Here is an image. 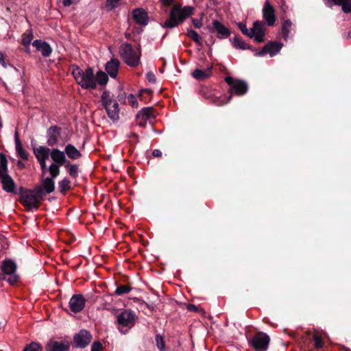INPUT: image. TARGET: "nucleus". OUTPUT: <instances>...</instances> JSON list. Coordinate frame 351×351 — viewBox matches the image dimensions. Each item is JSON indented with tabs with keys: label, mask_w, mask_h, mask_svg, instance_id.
I'll return each instance as SVG.
<instances>
[{
	"label": "nucleus",
	"mask_w": 351,
	"mask_h": 351,
	"mask_svg": "<svg viewBox=\"0 0 351 351\" xmlns=\"http://www.w3.org/2000/svg\"><path fill=\"white\" fill-rule=\"evenodd\" d=\"M16 264L11 259H5L2 262L1 269L3 275H12L16 270Z\"/></svg>",
	"instance_id": "21"
},
{
	"label": "nucleus",
	"mask_w": 351,
	"mask_h": 351,
	"mask_svg": "<svg viewBox=\"0 0 351 351\" xmlns=\"http://www.w3.org/2000/svg\"><path fill=\"white\" fill-rule=\"evenodd\" d=\"M62 3L65 7H69L73 3V2L71 0H62Z\"/></svg>",
	"instance_id": "59"
},
{
	"label": "nucleus",
	"mask_w": 351,
	"mask_h": 351,
	"mask_svg": "<svg viewBox=\"0 0 351 351\" xmlns=\"http://www.w3.org/2000/svg\"><path fill=\"white\" fill-rule=\"evenodd\" d=\"M50 157L53 161V164L64 166L68 161L64 151H61L57 148L51 149Z\"/></svg>",
	"instance_id": "18"
},
{
	"label": "nucleus",
	"mask_w": 351,
	"mask_h": 351,
	"mask_svg": "<svg viewBox=\"0 0 351 351\" xmlns=\"http://www.w3.org/2000/svg\"><path fill=\"white\" fill-rule=\"evenodd\" d=\"M71 73L76 82L84 89H95L97 87L94 71L92 67L88 66L83 71L76 64L71 66Z\"/></svg>",
	"instance_id": "2"
},
{
	"label": "nucleus",
	"mask_w": 351,
	"mask_h": 351,
	"mask_svg": "<svg viewBox=\"0 0 351 351\" xmlns=\"http://www.w3.org/2000/svg\"><path fill=\"white\" fill-rule=\"evenodd\" d=\"M32 45L37 51H40L42 56L45 58L49 57L53 51L50 45L45 40H35L32 43Z\"/></svg>",
	"instance_id": "16"
},
{
	"label": "nucleus",
	"mask_w": 351,
	"mask_h": 351,
	"mask_svg": "<svg viewBox=\"0 0 351 351\" xmlns=\"http://www.w3.org/2000/svg\"><path fill=\"white\" fill-rule=\"evenodd\" d=\"M108 117L114 122L119 119V114L116 110L111 109V106L104 107Z\"/></svg>",
	"instance_id": "36"
},
{
	"label": "nucleus",
	"mask_w": 351,
	"mask_h": 351,
	"mask_svg": "<svg viewBox=\"0 0 351 351\" xmlns=\"http://www.w3.org/2000/svg\"><path fill=\"white\" fill-rule=\"evenodd\" d=\"M58 187L60 192L62 194H65L66 191L71 189V181L67 178H64L58 182Z\"/></svg>",
	"instance_id": "31"
},
{
	"label": "nucleus",
	"mask_w": 351,
	"mask_h": 351,
	"mask_svg": "<svg viewBox=\"0 0 351 351\" xmlns=\"http://www.w3.org/2000/svg\"><path fill=\"white\" fill-rule=\"evenodd\" d=\"M16 151L23 160H27L29 154L28 153L23 149L21 142H18L17 145H16Z\"/></svg>",
	"instance_id": "37"
},
{
	"label": "nucleus",
	"mask_w": 351,
	"mask_h": 351,
	"mask_svg": "<svg viewBox=\"0 0 351 351\" xmlns=\"http://www.w3.org/2000/svg\"><path fill=\"white\" fill-rule=\"evenodd\" d=\"M187 36L191 38L194 42H195L196 43L199 44V45H201V38L199 36V34H197V32H195V30L193 29H189L187 30Z\"/></svg>",
	"instance_id": "38"
},
{
	"label": "nucleus",
	"mask_w": 351,
	"mask_h": 351,
	"mask_svg": "<svg viewBox=\"0 0 351 351\" xmlns=\"http://www.w3.org/2000/svg\"><path fill=\"white\" fill-rule=\"evenodd\" d=\"M251 30L254 34V36H253L252 38H254L256 43H261L264 42V38L265 36V28L263 21H254L253 23V27L251 29Z\"/></svg>",
	"instance_id": "15"
},
{
	"label": "nucleus",
	"mask_w": 351,
	"mask_h": 351,
	"mask_svg": "<svg viewBox=\"0 0 351 351\" xmlns=\"http://www.w3.org/2000/svg\"><path fill=\"white\" fill-rule=\"evenodd\" d=\"M17 165H18V166H19V167H20L21 168L24 167V164H23L21 161H20V160H19V161H18Z\"/></svg>",
	"instance_id": "63"
},
{
	"label": "nucleus",
	"mask_w": 351,
	"mask_h": 351,
	"mask_svg": "<svg viewBox=\"0 0 351 351\" xmlns=\"http://www.w3.org/2000/svg\"><path fill=\"white\" fill-rule=\"evenodd\" d=\"M33 151L37 160H48L51 153V149L45 146L34 148Z\"/></svg>",
	"instance_id": "22"
},
{
	"label": "nucleus",
	"mask_w": 351,
	"mask_h": 351,
	"mask_svg": "<svg viewBox=\"0 0 351 351\" xmlns=\"http://www.w3.org/2000/svg\"><path fill=\"white\" fill-rule=\"evenodd\" d=\"M232 46L236 49H250L253 51H255L254 49L252 48V47L247 44L244 42V40L241 38L239 36H236L232 40L230 39Z\"/></svg>",
	"instance_id": "25"
},
{
	"label": "nucleus",
	"mask_w": 351,
	"mask_h": 351,
	"mask_svg": "<svg viewBox=\"0 0 351 351\" xmlns=\"http://www.w3.org/2000/svg\"><path fill=\"white\" fill-rule=\"evenodd\" d=\"M42 346L36 342H32L29 344L27 345L23 351H41Z\"/></svg>",
	"instance_id": "40"
},
{
	"label": "nucleus",
	"mask_w": 351,
	"mask_h": 351,
	"mask_svg": "<svg viewBox=\"0 0 351 351\" xmlns=\"http://www.w3.org/2000/svg\"><path fill=\"white\" fill-rule=\"evenodd\" d=\"M46 161L47 160H38L43 173L48 171V167H47Z\"/></svg>",
	"instance_id": "53"
},
{
	"label": "nucleus",
	"mask_w": 351,
	"mask_h": 351,
	"mask_svg": "<svg viewBox=\"0 0 351 351\" xmlns=\"http://www.w3.org/2000/svg\"><path fill=\"white\" fill-rule=\"evenodd\" d=\"M0 63L3 65V66L5 67V60L2 56L0 57Z\"/></svg>",
	"instance_id": "62"
},
{
	"label": "nucleus",
	"mask_w": 351,
	"mask_h": 351,
	"mask_svg": "<svg viewBox=\"0 0 351 351\" xmlns=\"http://www.w3.org/2000/svg\"><path fill=\"white\" fill-rule=\"evenodd\" d=\"M237 25L243 34H244L251 38H253V36H254V34L253 33V32H252L251 29H248L247 28L245 24H244L243 23H239Z\"/></svg>",
	"instance_id": "39"
},
{
	"label": "nucleus",
	"mask_w": 351,
	"mask_h": 351,
	"mask_svg": "<svg viewBox=\"0 0 351 351\" xmlns=\"http://www.w3.org/2000/svg\"><path fill=\"white\" fill-rule=\"evenodd\" d=\"M95 77L96 83L97 82L101 86H105L108 82V76L103 71H99Z\"/></svg>",
	"instance_id": "29"
},
{
	"label": "nucleus",
	"mask_w": 351,
	"mask_h": 351,
	"mask_svg": "<svg viewBox=\"0 0 351 351\" xmlns=\"http://www.w3.org/2000/svg\"><path fill=\"white\" fill-rule=\"evenodd\" d=\"M152 96V90L150 89H143L139 94V97L141 100L150 99Z\"/></svg>",
	"instance_id": "42"
},
{
	"label": "nucleus",
	"mask_w": 351,
	"mask_h": 351,
	"mask_svg": "<svg viewBox=\"0 0 351 351\" xmlns=\"http://www.w3.org/2000/svg\"><path fill=\"white\" fill-rule=\"evenodd\" d=\"M152 155L154 157L160 158L162 156V152L160 149H156L153 150Z\"/></svg>",
	"instance_id": "54"
},
{
	"label": "nucleus",
	"mask_w": 351,
	"mask_h": 351,
	"mask_svg": "<svg viewBox=\"0 0 351 351\" xmlns=\"http://www.w3.org/2000/svg\"><path fill=\"white\" fill-rule=\"evenodd\" d=\"M156 346L160 351H163L165 349V343L162 337L160 335L156 336Z\"/></svg>",
	"instance_id": "43"
},
{
	"label": "nucleus",
	"mask_w": 351,
	"mask_h": 351,
	"mask_svg": "<svg viewBox=\"0 0 351 351\" xmlns=\"http://www.w3.org/2000/svg\"><path fill=\"white\" fill-rule=\"evenodd\" d=\"M225 82L230 86V95L227 100L222 104L228 103L231 100L233 93L237 96H243L248 90V85L244 80L234 79L231 76H227L225 77Z\"/></svg>",
	"instance_id": "6"
},
{
	"label": "nucleus",
	"mask_w": 351,
	"mask_h": 351,
	"mask_svg": "<svg viewBox=\"0 0 351 351\" xmlns=\"http://www.w3.org/2000/svg\"><path fill=\"white\" fill-rule=\"evenodd\" d=\"M91 333L85 329L80 330L73 337V346L75 348H85L91 341Z\"/></svg>",
	"instance_id": "9"
},
{
	"label": "nucleus",
	"mask_w": 351,
	"mask_h": 351,
	"mask_svg": "<svg viewBox=\"0 0 351 351\" xmlns=\"http://www.w3.org/2000/svg\"><path fill=\"white\" fill-rule=\"evenodd\" d=\"M138 52L134 49L130 43H124L120 48L121 56L125 64L131 67H136L140 62L141 49Z\"/></svg>",
	"instance_id": "5"
},
{
	"label": "nucleus",
	"mask_w": 351,
	"mask_h": 351,
	"mask_svg": "<svg viewBox=\"0 0 351 351\" xmlns=\"http://www.w3.org/2000/svg\"><path fill=\"white\" fill-rule=\"evenodd\" d=\"M193 8L191 6H185L181 9L180 5H174L171 10L169 18L167 19L162 27L165 28H173L177 27L179 22H183L184 20L193 14Z\"/></svg>",
	"instance_id": "4"
},
{
	"label": "nucleus",
	"mask_w": 351,
	"mask_h": 351,
	"mask_svg": "<svg viewBox=\"0 0 351 351\" xmlns=\"http://www.w3.org/2000/svg\"><path fill=\"white\" fill-rule=\"evenodd\" d=\"M128 103L133 107L136 108L138 106V102L135 97V96L132 94H130L128 97Z\"/></svg>",
	"instance_id": "45"
},
{
	"label": "nucleus",
	"mask_w": 351,
	"mask_h": 351,
	"mask_svg": "<svg viewBox=\"0 0 351 351\" xmlns=\"http://www.w3.org/2000/svg\"><path fill=\"white\" fill-rule=\"evenodd\" d=\"M147 80L149 82H152V83H154V82H156V76H155V75L154 74V73H152V72H148V73H147Z\"/></svg>",
	"instance_id": "51"
},
{
	"label": "nucleus",
	"mask_w": 351,
	"mask_h": 351,
	"mask_svg": "<svg viewBox=\"0 0 351 351\" xmlns=\"http://www.w3.org/2000/svg\"><path fill=\"white\" fill-rule=\"evenodd\" d=\"M141 117L137 118V115L136 116V120L137 122V124L142 128H145L147 125V119L144 118L143 116H141Z\"/></svg>",
	"instance_id": "48"
},
{
	"label": "nucleus",
	"mask_w": 351,
	"mask_h": 351,
	"mask_svg": "<svg viewBox=\"0 0 351 351\" xmlns=\"http://www.w3.org/2000/svg\"><path fill=\"white\" fill-rule=\"evenodd\" d=\"M283 44L277 41H269L262 49L255 53L256 56H264L269 53L271 57L276 55L282 49Z\"/></svg>",
	"instance_id": "11"
},
{
	"label": "nucleus",
	"mask_w": 351,
	"mask_h": 351,
	"mask_svg": "<svg viewBox=\"0 0 351 351\" xmlns=\"http://www.w3.org/2000/svg\"><path fill=\"white\" fill-rule=\"evenodd\" d=\"M263 18L268 26H273L276 21L275 10L268 1L265 3L263 8Z\"/></svg>",
	"instance_id": "13"
},
{
	"label": "nucleus",
	"mask_w": 351,
	"mask_h": 351,
	"mask_svg": "<svg viewBox=\"0 0 351 351\" xmlns=\"http://www.w3.org/2000/svg\"><path fill=\"white\" fill-rule=\"evenodd\" d=\"M103 349V345L100 341H95L92 344L91 351H101Z\"/></svg>",
	"instance_id": "46"
},
{
	"label": "nucleus",
	"mask_w": 351,
	"mask_h": 351,
	"mask_svg": "<svg viewBox=\"0 0 351 351\" xmlns=\"http://www.w3.org/2000/svg\"><path fill=\"white\" fill-rule=\"evenodd\" d=\"M193 24L196 28H199L202 26V22L201 21L197 20V19H192Z\"/></svg>",
	"instance_id": "55"
},
{
	"label": "nucleus",
	"mask_w": 351,
	"mask_h": 351,
	"mask_svg": "<svg viewBox=\"0 0 351 351\" xmlns=\"http://www.w3.org/2000/svg\"><path fill=\"white\" fill-rule=\"evenodd\" d=\"M173 2V0H162V3L165 6H170Z\"/></svg>",
	"instance_id": "58"
},
{
	"label": "nucleus",
	"mask_w": 351,
	"mask_h": 351,
	"mask_svg": "<svg viewBox=\"0 0 351 351\" xmlns=\"http://www.w3.org/2000/svg\"><path fill=\"white\" fill-rule=\"evenodd\" d=\"M342 7V10L344 13L349 14L351 13V3L350 2H343L342 4H340Z\"/></svg>",
	"instance_id": "44"
},
{
	"label": "nucleus",
	"mask_w": 351,
	"mask_h": 351,
	"mask_svg": "<svg viewBox=\"0 0 351 351\" xmlns=\"http://www.w3.org/2000/svg\"><path fill=\"white\" fill-rule=\"evenodd\" d=\"M54 190V180L47 177L43 180L41 185H36L33 189L20 186L19 202L27 210L30 211L33 209L37 210L41 202L45 199V195L53 193Z\"/></svg>",
	"instance_id": "1"
},
{
	"label": "nucleus",
	"mask_w": 351,
	"mask_h": 351,
	"mask_svg": "<svg viewBox=\"0 0 351 351\" xmlns=\"http://www.w3.org/2000/svg\"><path fill=\"white\" fill-rule=\"evenodd\" d=\"M101 101L104 107L111 106L112 104V99L110 93L108 90H104L101 97Z\"/></svg>",
	"instance_id": "33"
},
{
	"label": "nucleus",
	"mask_w": 351,
	"mask_h": 351,
	"mask_svg": "<svg viewBox=\"0 0 351 351\" xmlns=\"http://www.w3.org/2000/svg\"><path fill=\"white\" fill-rule=\"evenodd\" d=\"M213 66L210 65L206 70L196 69L193 71L192 75L197 80H204L211 75Z\"/></svg>",
	"instance_id": "24"
},
{
	"label": "nucleus",
	"mask_w": 351,
	"mask_h": 351,
	"mask_svg": "<svg viewBox=\"0 0 351 351\" xmlns=\"http://www.w3.org/2000/svg\"><path fill=\"white\" fill-rule=\"evenodd\" d=\"M187 309L190 311H194V312H197V307L194 305V304H189L187 306Z\"/></svg>",
	"instance_id": "56"
},
{
	"label": "nucleus",
	"mask_w": 351,
	"mask_h": 351,
	"mask_svg": "<svg viewBox=\"0 0 351 351\" xmlns=\"http://www.w3.org/2000/svg\"><path fill=\"white\" fill-rule=\"evenodd\" d=\"M65 155L68 156L69 159L77 160L82 157L81 152L73 145L68 144L64 148Z\"/></svg>",
	"instance_id": "23"
},
{
	"label": "nucleus",
	"mask_w": 351,
	"mask_h": 351,
	"mask_svg": "<svg viewBox=\"0 0 351 351\" xmlns=\"http://www.w3.org/2000/svg\"><path fill=\"white\" fill-rule=\"evenodd\" d=\"M120 0H106L107 6L110 8V10H113L117 7V3Z\"/></svg>",
	"instance_id": "49"
},
{
	"label": "nucleus",
	"mask_w": 351,
	"mask_h": 351,
	"mask_svg": "<svg viewBox=\"0 0 351 351\" xmlns=\"http://www.w3.org/2000/svg\"><path fill=\"white\" fill-rule=\"evenodd\" d=\"M25 51L27 53H30V49H29V45H27V47H25Z\"/></svg>",
	"instance_id": "64"
},
{
	"label": "nucleus",
	"mask_w": 351,
	"mask_h": 351,
	"mask_svg": "<svg viewBox=\"0 0 351 351\" xmlns=\"http://www.w3.org/2000/svg\"><path fill=\"white\" fill-rule=\"evenodd\" d=\"M46 161L47 160H38L43 173L48 171V167H47Z\"/></svg>",
	"instance_id": "52"
},
{
	"label": "nucleus",
	"mask_w": 351,
	"mask_h": 351,
	"mask_svg": "<svg viewBox=\"0 0 351 351\" xmlns=\"http://www.w3.org/2000/svg\"><path fill=\"white\" fill-rule=\"evenodd\" d=\"M8 162L5 155L0 152V181L2 189L7 193L19 195V189H16V183L8 173Z\"/></svg>",
	"instance_id": "3"
},
{
	"label": "nucleus",
	"mask_w": 351,
	"mask_h": 351,
	"mask_svg": "<svg viewBox=\"0 0 351 351\" xmlns=\"http://www.w3.org/2000/svg\"><path fill=\"white\" fill-rule=\"evenodd\" d=\"M291 26L292 23L289 19L285 20L282 25V34L285 40L289 37Z\"/></svg>",
	"instance_id": "32"
},
{
	"label": "nucleus",
	"mask_w": 351,
	"mask_h": 351,
	"mask_svg": "<svg viewBox=\"0 0 351 351\" xmlns=\"http://www.w3.org/2000/svg\"><path fill=\"white\" fill-rule=\"evenodd\" d=\"M154 108L153 107H145L142 108L137 114V118L141 117L143 116L144 118L149 120L151 119H154Z\"/></svg>",
	"instance_id": "27"
},
{
	"label": "nucleus",
	"mask_w": 351,
	"mask_h": 351,
	"mask_svg": "<svg viewBox=\"0 0 351 351\" xmlns=\"http://www.w3.org/2000/svg\"><path fill=\"white\" fill-rule=\"evenodd\" d=\"M14 139H15V144L17 145L18 142H21L19 137V133L18 132H16L14 134Z\"/></svg>",
	"instance_id": "60"
},
{
	"label": "nucleus",
	"mask_w": 351,
	"mask_h": 351,
	"mask_svg": "<svg viewBox=\"0 0 351 351\" xmlns=\"http://www.w3.org/2000/svg\"><path fill=\"white\" fill-rule=\"evenodd\" d=\"M64 166L71 178H76L78 176L79 168L77 165L71 164L70 161L68 160Z\"/></svg>",
	"instance_id": "28"
},
{
	"label": "nucleus",
	"mask_w": 351,
	"mask_h": 351,
	"mask_svg": "<svg viewBox=\"0 0 351 351\" xmlns=\"http://www.w3.org/2000/svg\"><path fill=\"white\" fill-rule=\"evenodd\" d=\"M132 289V287L128 285H120L117 287L114 294L117 295H123L130 293Z\"/></svg>",
	"instance_id": "34"
},
{
	"label": "nucleus",
	"mask_w": 351,
	"mask_h": 351,
	"mask_svg": "<svg viewBox=\"0 0 351 351\" xmlns=\"http://www.w3.org/2000/svg\"><path fill=\"white\" fill-rule=\"evenodd\" d=\"M61 131L62 128L58 125H51L47 130V144L49 147H53L58 145L61 137Z\"/></svg>",
	"instance_id": "10"
},
{
	"label": "nucleus",
	"mask_w": 351,
	"mask_h": 351,
	"mask_svg": "<svg viewBox=\"0 0 351 351\" xmlns=\"http://www.w3.org/2000/svg\"><path fill=\"white\" fill-rule=\"evenodd\" d=\"M86 300L82 294H74L70 299L69 308L74 313L81 312L85 306Z\"/></svg>",
	"instance_id": "12"
},
{
	"label": "nucleus",
	"mask_w": 351,
	"mask_h": 351,
	"mask_svg": "<svg viewBox=\"0 0 351 351\" xmlns=\"http://www.w3.org/2000/svg\"><path fill=\"white\" fill-rule=\"evenodd\" d=\"M295 339L300 341V343H303L304 344L307 343V342L311 341L312 335L310 331H307L302 335L295 334L294 332H291L289 334Z\"/></svg>",
	"instance_id": "26"
},
{
	"label": "nucleus",
	"mask_w": 351,
	"mask_h": 351,
	"mask_svg": "<svg viewBox=\"0 0 351 351\" xmlns=\"http://www.w3.org/2000/svg\"><path fill=\"white\" fill-rule=\"evenodd\" d=\"M117 322L119 330L126 334L135 324V314L132 311L123 310L117 316Z\"/></svg>",
	"instance_id": "7"
},
{
	"label": "nucleus",
	"mask_w": 351,
	"mask_h": 351,
	"mask_svg": "<svg viewBox=\"0 0 351 351\" xmlns=\"http://www.w3.org/2000/svg\"><path fill=\"white\" fill-rule=\"evenodd\" d=\"M130 136L132 138H134L138 141V135L137 134H136L134 132H132Z\"/></svg>",
	"instance_id": "61"
},
{
	"label": "nucleus",
	"mask_w": 351,
	"mask_h": 351,
	"mask_svg": "<svg viewBox=\"0 0 351 351\" xmlns=\"http://www.w3.org/2000/svg\"><path fill=\"white\" fill-rule=\"evenodd\" d=\"M326 5L330 8H332L333 5H340V4H342V0H326Z\"/></svg>",
	"instance_id": "47"
},
{
	"label": "nucleus",
	"mask_w": 351,
	"mask_h": 351,
	"mask_svg": "<svg viewBox=\"0 0 351 351\" xmlns=\"http://www.w3.org/2000/svg\"><path fill=\"white\" fill-rule=\"evenodd\" d=\"M112 108L113 110H116L118 113L119 114V104L117 103V101H112Z\"/></svg>",
	"instance_id": "57"
},
{
	"label": "nucleus",
	"mask_w": 351,
	"mask_h": 351,
	"mask_svg": "<svg viewBox=\"0 0 351 351\" xmlns=\"http://www.w3.org/2000/svg\"><path fill=\"white\" fill-rule=\"evenodd\" d=\"M248 342L256 351H266L269 347L270 337L263 332H258Z\"/></svg>",
	"instance_id": "8"
},
{
	"label": "nucleus",
	"mask_w": 351,
	"mask_h": 351,
	"mask_svg": "<svg viewBox=\"0 0 351 351\" xmlns=\"http://www.w3.org/2000/svg\"><path fill=\"white\" fill-rule=\"evenodd\" d=\"M34 38L33 32L31 29L27 30L22 35L21 44L24 47H27V45H30L32 40Z\"/></svg>",
	"instance_id": "30"
},
{
	"label": "nucleus",
	"mask_w": 351,
	"mask_h": 351,
	"mask_svg": "<svg viewBox=\"0 0 351 351\" xmlns=\"http://www.w3.org/2000/svg\"><path fill=\"white\" fill-rule=\"evenodd\" d=\"M119 66L120 62L119 60L112 58L106 63L105 69L111 77L115 78L117 76Z\"/></svg>",
	"instance_id": "20"
},
{
	"label": "nucleus",
	"mask_w": 351,
	"mask_h": 351,
	"mask_svg": "<svg viewBox=\"0 0 351 351\" xmlns=\"http://www.w3.org/2000/svg\"><path fill=\"white\" fill-rule=\"evenodd\" d=\"M132 18L139 25H146L149 21L147 12L143 8H135L132 12Z\"/></svg>",
	"instance_id": "17"
},
{
	"label": "nucleus",
	"mask_w": 351,
	"mask_h": 351,
	"mask_svg": "<svg viewBox=\"0 0 351 351\" xmlns=\"http://www.w3.org/2000/svg\"><path fill=\"white\" fill-rule=\"evenodd\" d=\"M10 277L8 278V281L10 285H14L19 281V276L17 275H10Z\"/></svg>",
	"instance_id": "50"
},
{
	"label": "nucleus",
	"mask_w": 351,
	"mask_h": 351,
	"mask_svg": "<svg viewBox=\"0 0 351 351\" xmlns=\"http://www.w3.org/2000/svg\"><path fill=\"white\" fill-rule=\"evenodd\" d=\"M213 29L217 32V38L224 39L228 38L230 34V30L224 26L220 21L215 20L213 22Z\"/></svg>",
	"instance_id": "19"
},
{
	"label": "nucleus",
	"mask_w": 351,
	"mask_h": 351,
	"mask_svg": "<svg viewBox=\"0 0 351 351\" xmlns=\"http://www.w3.org/2000/svg\"><path fill=\"white\" fill-rule=\"evenodd\" d=\"M71 342L67 340L58 341L50 340L45 346L46 351H69Z\"/></svg>",
	"instance_id": "14"
},
{
	"label": "nucleus",
	"mask_w": 351,
	"mask_h": 351,
	"mask_svg": "<svg viewBox=\"0 0 351 351\" xmlns=\"http://www.w3.org/2000/svg\"><path fill=\"white\" fill-rule=\"evenodd\" d=\"M61 165H58L57 164H53L51 163L49 167H48V171H49V173L51 175V177L49 178H52V180H54L56 178L59 174H60V167Z\"/></svg>",
	"instance_id": "35"
},
{
	"label": "nucleus",
	"mask_w": 351,
	"mask_h": 351,
	"mask_svg": "<svg viewBox=\"0 0 351 351\" xmlns=\"http://www.w3.org/2000/svg\"><path fill=\"white\" fill-rule=\"evenodd\" d=\"M312 339L315 342V347L316 348H321L324 346V341L322 338L317 333L315 332L312 335Z\"/></svg>",
	"instance_id": "41"
}]
</instances>
